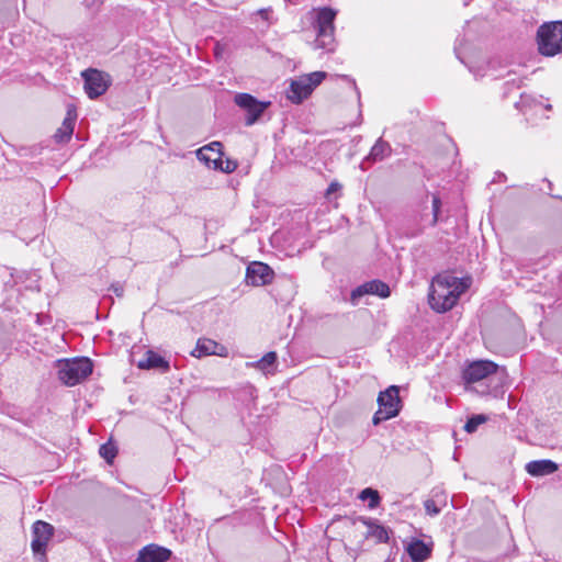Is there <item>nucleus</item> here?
I'll return each mask as SVG.
<instances>
[{
    "mask_svg": "<svg viewBox=\"0 0 562 562\" xmlns=\"http://www.w3.org/2000/svg\"><path fill=\"white\" fill-rule=\"evenodd\" d=\"M507 86H508V88H509L510 86H515V81H514V80H513V82L507 81Z\"/></svg>",
    "mask_w": 562,
    "mask_h": 562,
    "instance_id": "c9c22d12",
    "label": "nucleus"
},
{
    "mask_svg": "<svg viewBox=\"0 0 562 562\" xmlns=\"http://www.w3.org/2000/svg\"><path fill=\"white\" fill-rule=\"evenodd\" d=\"M525 469L529 475L539 477L557 472L559 467L552 460L543 459L528 462Z\"/></svg>",
    "mask_w": 562,
    "mask_h": 562,
    "instance_id": "a211bd4d",
    "label": "nucleus"
},
{
    "mask_svg": "<svg viewBox=\"0 0 562 562\" xmlns=\"http://www.w3.org/2000/svg\"><path fill=\"white\" fill-rule=\"evenodd\" d=\"M447 504L448 495L446 491L440 486H436L431 490L430 497L425 501L424 507L428 515L437 516Z\"/></svg>",
    "mask_w": 562,
    "mask_h": 562,
    "instance_id": "2eb2a0df",
    "label": "nucleus"
},
{
    "mask_svg": "<svg viewBox=\"0 0 562 562\" xmlns=\"http://www.w3.org/2000/svg\"><path fill=\"white\" fill-rule=\"evenodd\" d=\"M85 4L89 9L98 10L101 4V1L100 0H85Z\"/></svg>",
    "mask_w": 562,
    "mask_h": 562,
    "instance_id": "7c9ffc66",
    "label": "nucleus"
},
{
    "mask_svg": "<svg viewBox=\"0 0 562 562\" xmlns=\"http://www.w3.org/2000/svg\"><path fill=\"white\" fill-rule=\"evenodd\" d=\"M497 364L488 360H479L470 363L464 370L462 378L465 383H474L488 378L495 373Z\"/></svg>",
    "mask_w": 562,
    "mask_h": 562,
    "instance_id": "9d476101",
    "label": "nucleus"
},
{
    "mask_svg": "<svg viewBox=\"0 0 562 562\" xmlns=\"http://www.w3.org/2000/svg\"><path fill=\"white\" fill-rule=\"evenodd\" d=\"M378 405L379 409L374 413L372 418V423L374 425H379L384 420L397 416L402 407L398 386L391 385L386 390L380 392L378 396Z\"/></svg>",
    "mask_w": 562,
    "mask_h": 562,
    "instance_id": "20e7f679",
    "label": "nucleus"
},
{
    "mask_svg": "<svg viewBox=\"0 0 562 562\" xmlns=\"http://www.w3.org/2000/svg\"><path fill=\"white\" fill-rule=\"evenodd\" d=\"M137 367L143 370L158 369L162 372H168L170 369L169 362L153 350L146 351L145 358L138 361Z\"/></svg>",
    "mask_w": 562,
    "mask_h": 562,
    "instance_id": "6ab92c4d",
    "label": "nucleus"
},
{
    "mask_svg": "<svg viewBox=\"0 0 562 562\" xmlns=\"http://www.w3.org/2000/svg\"><path fill=\"white\" fill-rule=\"evenodd\" d=\"M516 108L519 109L520 111H524L525 108H531L532 105H541V103L537 100H535L531 95L529 94H526V93H521L520 94V101L517 102L516 104Z\"/></svg>",
    "mask_w": 562,
    "mask_h": 562,
    "instance_id": "bb28decb",
    "label": "nucleus"
},
{
    "mask_svg": "<svg viewBox=\"0 0 562 562\" xmlns=\"http://www.w3.org/2000/svg\"><path fill=\"white\" fill-rule=\"evenodd\" d=\"M236 168H237V162L236 161L231 160V159H226L224 161V164H222L221 171L226 172V173H231V172L235 171Z\"/></svg>",
    "mask_w": 562,
    "mask_h": 562,
    "instance_id": "cd10ccee",
    "label": "nucleus"
},
{
    "mask_svg": "<svg viewBox=\"0 0 562 562\" xmlns=\"http://www.w3.org/2000/svg\"><path fill=\"white\" fill-rule=\"evenodd\" d=\"M205 158H214V155L212 153H206Z\"/></svg>",
    "mask_w": 562,
    "mask_h": 562,
    "instance_id": "f704fd0d",
    "label": "nucleus"
},
{
    "mask_svg": "<svg viewBox=\"0 0 562 562\" xmlns=\"http://www.w3.org/2000/svg\"><path fill=\"white\" fill-rule=\"evenodd\" d=\"M76 121V113H72L70 110L67 112V116L65 117L61 126L54 134V138L57 143H67L74 133Z\"/></svg>",
    "mask_w": 562,
    "mask_h": 562,
    "instance_id": "412c9836",
    "label": "nucleus"
},
{
    "mask_svg": "<svg viewBox=\"0 0 562 562\" xmlns=\"http://www.w3.org/2000/svg\"><path fill=\"white\" fill-rule=\"evenodd\" d=\"M546 109L550 110L551 109V104H547Z\"/></svg>",
    "mask_w": 562,
    "mask_h": 562,
    "instance_id": "e433bc0d",
    "label": "nucleus"
},
{
    "mask_svg": "<svg viewBox=\"0 0 562 562\" xmlns=\"http://www.w3.org/2000/svg\"><path fill=\"white\" fill-rule=\"evenodd\" d=\"M54 536V527L43 520H37L32 526L31 548L35 555L45 557L46 548Z\"/></svg>",
    "mask_w": 562,
    "mask_h": 562,
    "instance_id": "6e6552de",
    "label": "nucleus"
},
{
    "mask_svg": "<svg viewBox=\"0 0 562 562\" xmlns=\"http://www.w3.org/2000/svg\"><path fill=\"white\" fill-rule=\"evenodd\" d=\"M206 147H212L209 153H212L215 156V153H222V144L220 142H213Z\"/></svg>",
    "mask_w": 562,
    "mask_h": 562,
    "instance_id": "c756f323",
    "label": "nucleus"
},
{
    "mask_svg": "<svg viewBox=\"0 0 562 562\" xmlns=\"http://www.w3.org/2000/svg\"><path fill=\"white\" fill-rule=\"evenodd\" d=\"M487 420V416L483 414L473 415L468 419V422L464 425V430L469 434L474 432L480 425L484 424Z\"/></svg>",
    "mask_w": 562,
    "mask_h": 562,
    "instance_id": "a878e982",
    "label": "nucleus"
},
{
    "mask_svg": "<svg viewBox=\"0 0 562 562\" xmlns=\"http://www.w3.org/2000/svg\"><path fill=\"white\" fill-rule=\"evenodd\" d=\"M356 522L362 524L367 530L364 532L366 539H373L376 543H386L389 541L390 530L380 525L378 520L367 517H358Z\"/></svg>",
    "mask_w": 562,
    "mask_h": 562,
    "instance_id": "ddd939ff",
    "label": "nucleus"
},
{
    "mask_svg": "<svg viewBox=\"0 0 562 562\" xmlns=\"http://www.w3.org/2000/svg\"><path fill=\"white\" fill-rule=\"evenodd\" d=\"M539 52L544 56L562 53V22L542 24L537 32Z\"/></svg>",
    "mask_w": 562,
    "mask_h": 562,
    "instance_id": "7ed1b4c3",
    "label": "nucleus"
},
{
    "mask_svg": "<svg viewBox=\"0 0 562 562\" xmlns=\"http://www.w3.org/2000/svg\"><path fill=\"white\" fill-rule=\"evenodd\" d=\"M359 498L361 501L369 499V508L374 509L380 505L381 497L379 495V492L376 490H373L371 487H367L362 490L359 494Z\"/></svg>",
    "mask_w": 562,
    "mask_h": 562,
    "instance_id": "5701e85b",
    "label": "nucleus"
},
{
    "mask_svg": "<svg viewBox=\"0 0 562 562\" xmlns=\"http://www.w3.org/2000/svg\"><path fill=\"white\" fill-rule=\"evenodd\" d=\"M335 18L336 11L330 8H322L318 10L315 21L317 47L328 50L333 49Z\"/></svg>",
    "mask_w": 562,
    "mask_h": 562,
    "instance_id": "423d86ee",
    "label": "nucleus"
},
{
    "mask_svg": "<svg viewBox=\"0 0 562 562\" xmlns=\"http://www.w3.org/2000/svg\"><path fill=\"white\" fill-rule=\"evenodd\" d=\"M390 286L381 280L368 281L352 290L350 300L353 305L359 303V300L367 295H378L379 297L385 299L390 296Z\"/></svg>",
    "mask_w": 562,
    "mask_h": 562,
    "instance_id": "9b49d317",
    "label": "nucleus"
},
{
    "mask_svg": "<svg viewBox=\"0 0 562 562\" xmlns=\"http://www.w3.org/2000/svg\"><path fill=\"white\" fill-rule=\"evenodd\" d=\"M432 541L425 542L413 538L406 546V551L414 562H424L430 558L432 552Z\"/></svg>",
    "mask_w": 562,
    "mask_h": 562,
    "instance_id": "f3484780",
    "label": "nucleus"
},
{
    "mask_svg": "<svg viewBox=\"0 0 562 562\" xmlns=\"http://www.w3.org/2000/svg\"><path fill=\"white\" fill-rule=\"evenodd\" d=\"M100 456L108 462L112 463L113 459L117 454V449L112 441H108L100 447Z\"/></svg>",
    "mask_w": 562,
    "mask_h": 562,
    "instance_id": "393cba45",
    "label": "nucleus"
},
{
    "mask_svg": "<svg viewBox=\"0 0 562 562\" xmlns=\"http://www.w3.org/2000/svg\"><path fill=\"white\" fill-rule=\"evenodd\" d=\"M170 557L171 551L169 549L157 544H148L139 551L136 562H166Z\"/></svg>",
    "mask_w": 562,
    "mask_h": 562,
    "instance_id": "dca6fc26",
    "label": "nucleus"
},
{
    "mask_svg": "<svg viewBox=\"0 0 562 562\" xmlns=\"http://www.w3.org/2000/svg\"><path fill=\"white\" fill-rule=\"evenodd\" d=\"M340 188L341 186L338 182H331L326 190V195L329 196L334 192L338 191Z\"/></svg>",
    "mask_w": 562,
    "mask_h": 562,
    "instance_id": "2f4dec72",
    "label": "nucleus"
},
{
    "mask_svg": "<svg viewBox=\"0 0 562 562\" xmlns=\"http://www.w3.org/2000/svg\"><path fill=\"white\" fill-rule=\"evenodd\" d=\"M92 362L88 358H74L59 361L58 378L69 386L80 383L92 373Z\"/></svg>",
    "mask_w": 562,
    "mask_h": 562,
    "instance_id": "f03ea898",
    "label": "nucleus"
},
{
    "mask_svg": "<svg viewBox=\"0 0 562 562\" xmlns=\"http://www.w3.org/2000/svg\"><path fill=\"white\" fill-rule=\"evenodd\" d=\"M212 147H202L196 151L198 159L203 161L209 168L214 170H221L223 160V153H215L214 158H205V154L210 151Z\"/></svg>",
    "mask_w": 562,
    "mask_h": 562,
    "instance_id": "4be33fe9",
    "label": "nucleus"
},
{
    "mask_svg": "<svg viewBox=\"0 0 562 562\" xmlns=\"http://www.w3.org/2000/svg\"><path fill=\"white\" fill-rule=\"evenodd\" d=\"M227 357V348L213 339L199 338L195 348L191 351V356L202 358L205 356Z\"/></svg>",
    "mask_w": 562,
    "mask_h": 562,
    "instance_id": "4468645a",
    "label": "nucleus"
},
{
    "mask_svg": "<svg viewBox=\"0 0 562 562\" xmlns=\"http://www.w3.org/2000/svg\"><path fill=\"white\" fill-rule=\"evenodd\" d=\"M325 77L326 72L314 71L291 80L289 90L286 91L288 99L293 103H301L311 95L313 90L322 83Z\"/></svg>",
    "mask_w": 562,
    "mask_h": 562,
    "instance_id": "39448f33",
    "label": "nucleus"
},
{
    "mask_svg": "<svg viewBox=\"0 0 562 562\" xmlns=\"http://www.w3.org/2000/svg\"><path fill=\"white\" fill-rule=\"evenodd\" d=\"M234 101L239 108L246 111L245 124L247 126L254 125L271 105L270 101H259L249 93H237Z\"/></svg>",
    "mask_w": 562,
    "mask_h": 562,
    "instance_id": "0eeeda50",
    "label": "nucleus"
},
{
    "mask_svg": "<svg viewBox=\"0 0 562 562\" xmlns=\"http://www.w3.org/2000/svg\"><path fill=\"white\" fill-rule=\"evenodd\" d=\"M85 80V90L90 99H95L102 95L108 87L109 82L106 75L97 69H87L82 72Z\"/></svg>",
    "mask_w": 562,
    "mask_h": 562,
    "instance_id": "1a4fd4ad",
    "label": "nucleus"
},
{
    "mask_svg": "<svg viewBox=\"0 0 562 562\" xmlns=\"http://www.w3.org/2000/svg\"><path fill=\"white\" fill-rule=\"evenodd\" d=\"M270 12L271 10L270 9H260L258 11V13L260 14V16L265 20H268L269 19V15H270Z\"/></svg>",
    "mask_w": 562,
    "mask_h": 562,
    "instance_id": "473e14b6",
    "label": "nucleus"
},
{
    "mask_svg": "<svg viewBox=\"0 0 562 562\" xmlns=\"http://www.w3.org/2000/svg\"><path fill=\"white\" fill-rule=\"evenodd\" d=\"M112 289H113L114 293H115L117 296H122V294H123V288H122V286H119V285H112Z\"/></svg>",
    "mask_w": 562,
    "mask_h": 562,
    "instance_id": "72a5a7b5",
    "label": "nucleus"
},
{
    "mask_svg": "<svg viewBox=\"0 0 562 562\" xmlns=\"http://www.w3.org/2000/svg\"><path fill=\"white\" fill-rule=\"evenodd\" d=\"M273 271L271 268L259 261L251 262L246 270V283L260 286L269 283L272 280Z\"/></svg>",
    "mask_w": 562,
    "mask_h": 562,
    "instance_id": "f8f14e48",
    "label": "nucleus"
},
{
    "mask_svg": "<svg viewBox=\"0 0 562 562\" xmlns=\"http://www.w3.org/2000/svg\"><path fill=\"white\" fill-rule=\"evenodd\" d=\"M470 286V280L451 274H438L430 284L428 303L437 313L450 311L459 301L462 293Z\"/></svg>",
    "mask_w": 562,
    "mask_h": 562,
    "instance_id": "f257e3e1",
    "label": "nucleus"
},
{
    "mask_svg": "<svg viewBox=\"0 0 562 562\" xmlns=\"http://www.w3.org/2000/svg\"><path fill=\"white\" fill-rule=\"evenodd\" d=\"M392 153L391 145L383 138H379L372 146L369 155L363 159L362 165L366 162H378L384 160Z\"/></svg>",
    "mask_w": 562,
    "mask_h": 562,
    "instance_id": "aec40b11",
    "label": "nucleus"
},
{
    "mask_svg": "<svg viewBox=\"0 0 562 562\" xmlns=\"http://www.w3.org/2000/svg\"><path fill=\"white\" fill-rule=\"evenodd\" d=\"M277 362V353L274 351H270L266 353L261 359L251 363L252 367L257 368L260 371H269L271 367H273Z\"/></svg>",
    "mask_w": 562,
    "mask_h": 562,
    "instance_id": "b1692460",
    "label": "nucleus"
},
{
    "mask_svg": "<svg viewBox=\"0 0 562 562\" xmlns=\"http://www.w3.org/2000/svg\"><path fill=\"white\" fill-rule=\"evenodd\" d=\"M439 209H440V199L438 196H434L432 198L434 224L437 223Z\"/></svg>",
    "mask_w": 562,
    "mask_h": 562,
    "instance_id": "c85d7f7f",
    "label": "nucleus"
}]
</instances>
